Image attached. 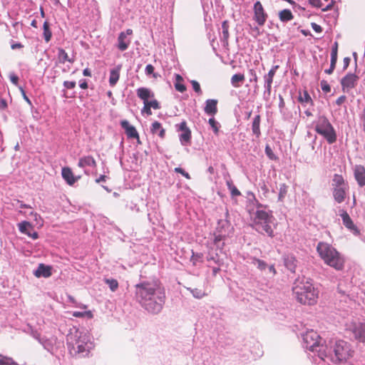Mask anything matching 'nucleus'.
Instances as JSON below:
<instances>
[{
    "label": "nucleus",
    "mask_w": 365,
    "mask_h": 365,
    "mask_svg": "<svg viewBox=\"0 0 365 365\" xmlns=\"http://www.w3.org/2000/svg\"><path fill=\"white\" fill-rule=\"evenodd\" d=\"M136 300L148 312H159L165 299V288L158 279L143 281L135 285Z\"/></svg>",
    "instance_id": "f257e3e1"
},
{
    "label": "nucleus",
    "mask_w": 365,
    "mask_h": 365,
    "mask_svg": "<svg viewBox=\"0 0 365 365\" xmlns=\"http://www.w3.org/2000/svg\"><path fill=\"white\" fill-rule=\"evenodd\" d=\"M293 295L296 300L304 305H313L317 303L318 291L309 281L296 280L292 287Z\"/></svg>",
    "instance_id": "f03ea898"
},
{
    "label": "nucleus",
    "mask_w": 365,
    "mask_h": 365,
    "mask_svg": "<svg viewBox=\"0 0 365 365\" xmlns=\"http://www.w3.org/2000/svg\"><path fill=\"white\" fill-rule=\"evenodd\" d=\"M68 344L76 354L87 356L94 347L91 335L87 332L76 331L74 334L68 337Z\"/></svg>",
    "instance_id": "7ed1b4c3"
},
{
    "label": "nucleus",
    "mask_w": 365,
    "mask_h": 365,
    "mask_svg": "<svg viewBox=\"0 0 365 365\" xmlns=\"http://www.w3.org/2000/svg\"><path fill=\"white\" fill-rule=\"evenodd\" d=\"M317 250L319 256L327 264L334 267L336 269H341L342 263L338 256V253L330 245L327 243L319 242Z\"/></svg>",
    "instance_id": "20e7f679"
},
{
    "label": "nucleus",
    "mask_w": 365,
    "mask_h": 365,
    "mask_svg": "<svg viewBox=\"0 0 365 365\" xmlns=\"http://www.w3.org/2000/svg\"><path fill=\"white\" fill-rule=\"evenodd\" d=\"M273 216L272 212H267L262 210H258L255 212L253 227L258 232H264L269 237H274V232L270 226Z\"/></svg>",
    "instance_id": "39448f33"
},
{
    "label": "nucleus",
    "mask_w": 365,
    "mask_h": 365,
    "mask_svg": "<svg viewBox=\"0 0 365 365\" xmlns=\"http://www.w3.org/2000/svg\"><path fill=\"white\" fill-rule=\"evenodd\" d=\"M317 133L322 135L329 143H333L336 141V133L327 118L320 116L317 119L315 125Z\"/></svg>",
    "instance_id": "423d86ee"
},
{
    "label": "nucleus",
    "mask_w": 365,
    "mask_h": 365,
    "mask_svg": "<svg viewBox=\"0 0 365 365\" xmlns=\"http://www.w3.org/2000/svg\"><path fill=\"white\" fill-rule=\"evenodd\" d=\"M303 341L306 348L312 351H318L317 348L322 345L321 336L313 329L309 330L303 334Z\"/></svg>",
    "instance_id": "0eeeda50"
},
{
    "label": "nucleus",
    "mask_w": 365,
    "mask_h": 365,
    "mask_svg": "<svg viewBox=\"0 0 365 365\" xmlns=\"http://www.w3.org/2000/svg\"><path fill=\"white\" fill-rule=\"evenodd\" d=\"M346 334H353V337L360 342L365 341V323L352 322L346 324Z\"/></svg>",
    "instance_id": "6e6552de"
},
{
    "label": "nucleus",
    "mask_w": 365,
    "mask_h": 365,
    "mask_svg": "<svg viewBox=\"0 0 365 365\" xmlns=\"http://www.w3.org/2000/svg\"><path fill=\"white\" fill-rule=\"evenodd\" d=\"M253 11L254 20L257 22V24L259 26H264L267 21L268 15L266 13L262 4L259 1H257V2L255 3L253 6Z\"/></svg>",
    "instance_id": "1a4fd4ad"
},
{
    "label": "nucleus",
    "mask_w": 365,
    "mask_h": 365,
    "mask_svg": "<svg viewBox=\"0 0 365 365\" xmlns=\"http://www.w3.org/2000/svg\"><path fill=\"white\" fill-rule=\"evenodd\" d=\"M132 34L133 30L130 29H128L125 31H122L119 34L117 47L120 51H123L128 48L131 41L128 38V36H131Z\"/></svg>",
    "instance_id": "9d476101"
},
{
    "label": "nucleus",
    "mask_w": 365,
    "mask_h": 365,
    "mask_svg": "<svg viewBox=\"0 0 365 365\" xmlns=\"http://www.w3.org/2000/svg\"><path fill=\"white\" fill-rule=\"evenodd\" d=\"M342 176L340 175H334L332 180L331 185L334 187L333 195L334 199L338 202H342Z\"/></svg>",
    "instance_id": "9b49d317"
},
{
    "label": "nucleus",
    "mask_w": 365,
    "mask_h": 365,
    "mask_svg": "<svg viewBox=\"0 0 365 365\" xmlns=\"http://www.w3.org/2000/svg\"><path fill=\"white\" fill-rule=\"evenodd\" d=\"M330 359L335 364H340L342 360V346L340 341H336L332 352L329 354Z\"/></svg>",
    "instance_id": "f8f14e48"
},
{
    "label": "nucleus",
    "mask_w": 365,
    "mask_h": 365,
    "mask_svg": "<svg viewBox=\"0 0 365 365\" xmlns=\"http://www.w3.org/2000/svg\"><path fill=\"white\" fill-rule=\"evenodd\" d=\"M121 127L125 130V133L128 138H133L139 140V135L135 128L130 125L129 122L126 120L120 121Z\"/></svg>",
    "instance_id": "ddd939ff"
},
{
    "label": "nucleus",
    "mask_w": 365,
    "mask_h": 365,
    "mask_svg": "<svg viewBox=\"0 0 365 365\" xmlns=\"http://www.w3.org/2000/svg\"><path fill=\"white\" fill-rule=\"evenodd\" d=\"M344 225L354 235H360V230L352 221L349 215L344 212Z\"/></svg>",
    "instance_id": "4468645a"
},
{
    "label": "nucleus",
    "mask_w": 365,
    "mask_h": 365,
    "mask_svg": "<svg viewBox=\"0 0 365 365\" xmlns=\"http://www.w3.org/2000/svg\"><path fill=\"white\" fill-rule=\"evenodd\" d=\"M178 130L182 131V133L180 135L181 143H189L191 139V131L187 126L186 121L183 120L180 123Z\"/></svg>",
    "instance_id": "2eb2a0df"
},
{
    "label": "nucleus",
    "mask_w": 365,
    "mask_h": 365,
    "mask_svg": "<svg viewBox=\"0 0 365 365\" xmlns=\"http://www.w3.org/2000/svg\"><path fill=\"white\" fill-rule=\"evenodd\" d=\"M354 178L360 187L365 186V168L362 165H356L354 168Z\"/></svg>",
    "instance_id": "dca6fc26"
},
{
    "label": "nucleus",
    "mask_w": 365,
    "mask_h": 365,
    "mask_svg": "<svg viewBox=\"0 0 365 365\" xmlns=\"http://www.w3.org/2000/svg\"><path fill=\"white\" fill-rule=\"evenodd\" d=\"M279 68V66H274L269 70L267 74L264 76V79L265 81V88L269 94L271 93L272 84L273 82L274 76L276 73L277 70Z\"/></svg>",
    "instance_id": "f3484780"
},
{
    "label": "nucleus",
    "mask_w": 365,
    "mask_h": 365,
    "mask_svg": "<svg viewBox=\"0 0 365 365\" xmlns=\"http://www.w3.org/2000/svg\"><path fill=\"white\" fill-rule=\"evenodd\" d=\"M51 267L48 265H45L44 264H39L38 268L34 272V275L36 277H49L51 276Z\"/></svg>",
    "instance_id": "a211bd4d"
},
{
    "label": "nucleus",
    "mask_w": 365,
    "mask_h": 365,
    "mask_svg": "<svg viewBox=\"0 0 365 365\" xmlns=\"http://www.w3.org/2000/svg\"><path fill=\"white\" fill-rule=\"evenodd\" d=\"M97 165L96 160L91 155L83 156L81 158L78 163L79 168H83L86 167L96 168Z\"/></svg>",
    "instance_id": "6ab92c4d"
},
{
    "label": "nucleus",
    "mask_w": 365,
    "mask_h": 365,
    "mask_svg": "<svg viewBox=\"0 0 365 365\" xmlns=\"http://www.w3.org/2000/svg\"><path fill=\"white\" fill-rule=\"evenodd\" d=\"M62 177L69 185H73L78 180L75 178L70 168L66 167L62 168Z\"/></svg>",
    "instance_id": "aec40b11"
},
{
    "label": "nucleus",
    "mask_w": 365,
    "mask_h": 365,
    "mask_svg": "<svg viewBox=\"0 0 365 365\" xmlns=\"http://www.w3.org/2000/svg\"><path fill=\"white\" fill-rule=\"evenodd\" d=\"M138 97L143 101V103L149 99L154 98V93L148 88H139L137 90Z\"/></svg>",
    "instance_id": "412c9836"
},
{
    "label": "nucleus",
    "mask_w": 365,
    "mask_h": 365,
    "mask_svg": "<svg viewBox=\"0 0 365 365\" xmlns=\"http://www.w3.org/2000/svg\"><path fill=\"white\" fill-rule=\"evenodd\" d=\"M217 101L215 99H209L206 101L205 112L208 115H214L217 112Z\"/></svg>",
    "instance_id": "4be33fe9"
},
{
    "label": "nucleus",
    "mask_w": 365,
    "mask_h": 365,
    "mask_svg": "<svg viewBox=\"0 0 365 365\" xmlns=\"http://www.w3.org/2000/svg\"><path fill=\"white\" fill-rule=\"evenodd\" d=\"M359 77L356 76L355 74L350 73L347 74L344 78V88H354L357 81H358Z\"/></svg>",
    "instance_id": "5701e85b"
},
{
    "label": "nucleus",
    "mask_w": 365,
    "mask_h": 365,
    "mask_svg": "<svg viewBox=\"0 0 365 365\" xmlns=\"http://www.w3.org/2000/svg\"><path fill=\"white\" fill-rule=\"evenodd\" d=\"M150 131L153 134H157L162 139L165 136V130L158 121H155L152 123Z\"/></svg>",
    "instance_id": "b1692460"
},
{
    "label": "nucleus",
    "mask_w": 365,
    "mask_h": 365,
    "mask_svg": "<svg viewBox=\"0 0 365 365\" xmlns=\"http://www.w3.org/2000/svg\"><path fill=\"white\" fill-rule=\"evenodd\" d=\"M120 69L121 66H118L115 68L110 70L109 78V84L110 86H115L118 81L119 80Z\"/></svg>",
    "instance_id": "393cba45"
},
{
    "label": "nucleus",
    "mask_w": 365,
    "mask_h": 365,
    "mask_svg": "<svg viewBox=\"0 0 365 365\" xmlns=\"http://www.w3.org/2000/svg\"><path fill=\"white\" fill-rule=\"evenodd\" d=\"M279 19L282 22H287L294 19V15L289 9H283L279 13Z\"/></svg>",
    "instance_id": "a878e982"
},
{
    "label": "nucleus",
    "mask_w": 365,
    "mask_h": 365,
    "mask_svg": "<svg viewBox=\"0 0 365 365\" xmlns=\"http://www.w3.org/2000/svg\"><path fill=\"white\" fill-rule=\"evenodd\" d=\"M260 121L261 117L259 115H257L255 117L252 125V132L257 137H259L261 134L259 128Z\"/></svg>",
    "instance_id": "bb28decb"
},
{
    "label": "nucleus",
    "mask_w": 365,
    "mask_h": 365,
    "mask_svg": "<svg viewBox=\"0 0 365 365\" xmlns=\"http://www.w3.org/2000/svg\"><path fill=\"white\" fill-rule=\"evenodd\" d=\"M245 81V75L242 73H236L231 78V83L235 88L240 86V83H242Z\"/></svg>",
    "instance_id": "cd10ccee"
},
{
    "label": "nucleus",
    "mask_w": 365,
    "mask_h": 365,
    "mask_svg": "<svg viewBox=\"0 0 365 365\" xmlns=\"http://www.w3.org/2000/svg\"><path fill=\"white\" fill-rule=\"evenodd\" d=\"M43 38L46 42H49L52 37V32L50 29L49 23L47 21H45L43 25Z\"/></svg>",
    "instance_id": "c85d7f7f"
},
{
    "label": "nucleus",
    "mask_w": 365,
    "mask_h": 365,
    "mask_svg": "<svg viewBox=\"0 0 365 365\" xmlns=\"http://www.w3.org/2000/svg\"><path fill=\"white\" fill-rule=\"evenodd\" d=\"M308 1H309V4L310 5H312V6L316 7V8H321L322 9V11L329 10L331 8L332 4H333V1H331V3L327 4L326 6V7L323 8V4L322 3L321 0H308Z\"/></svg>",
    "instance_id": "c756f323"
},
{
    "label": "nucleus",
    "mask_w": 365,
    "mask_h": 365,
    "mask_svg": "<svg viewBox=\"0 0 365 365\" xmlns=\"http://www.w3.org/2000/svg\"><path fill=\"white\" fill-rule=\"evenodd\" d=\"M176 82L175 83V88L178 91L183 93L186 91V86L182 83L183 81L182 77L180 74H175Z\"/></svg>",
    "instance_id": "7c9ffc66"
},
{
    "label": "nucleus",
    "mask_w": 365,
    "mask_h": 365,
    "mask_svg": "<svg viewBox=\"0 0 365 365\" xmlns=\"http://www.w3.org/2000/svg\"><path fill=\"white\" fill-rule=\"evenodd\" d=\"M193 297L197 299H201L207 295L204 287H200L190 289Z\"/></svg>",
    "instance_id": "2f4dec72"
},
{
    "label": "nucleus",
    "mask_w": 365,
    "mask_h": 365,
    "mask_svg": "<svg viewBox=\"0 0 365 365\" xmlns=\"http://www.w3.org/2000/svg\"><path fill=\"white\" fill-rule=\"evenodd\" d=\"M58 56L61 63H64L66 61H68L70 63L73 62V60L69 58L68 53L61 48L58 49Z\"/></svg>",
    "instance_id": "473e14b6"
},
{
    "label": "nucleus",
    "mask_w": 365,
    "mask_h": 365,
    "mask_svg": "<svg viewBox=\"0 0 365 365\" xmlns=\"http://www.w3.org/2000/svg\"><path fill=\"white\" fill-rule=\"evenodd\" d=\"M19 231L21 233L28 235L30 230H32V225L29 222L27 221H23L20 222L19 225Z\"/></svg>",
    "instance_id": "72a5a7b5"
},
{
    "label": "nucleus",
    "mask_w": 365,
    "mask_h": 365,
    "mask_svg": "<svg viewBox=\"0 0 365 365\" xmlns=\"http://www.w3.org/2000/svg\"><path fill=\"white\" fill-rule=\"evenodd\" d=\"M104 282L108 285L111 292H115L118 289V282L115 279H104Z\"/></svg>",
    "instance_id": "f704fd0d"
},
{
    "label": "nucleus",
    "mask_w": 365,
    "mask_h": 365,
    "mask_svg": "<svg viewBox=\"0 0 365 365\" xmlns=\"http://www.w3.org/2000/svg\"><path fill=\"white\" fill-rule=\"evenodd\" d=\"M227 185L232 197H236L241 195V192L239 191V190L236 187V186L233 184V182L231 180L227 181Z\"/></svg>",
    "instance_id": "c9c22d12"
},
{
    "label": "nucleus",
    "mask_w": 365,
    "mask_h": 365,
    "mask_svg": "<svg viewBox=\"0 0 365 365\" xmlns=\"http://www.w3.org/2000/svg\"><path fill=\"white\" fill-rule=\"evenodd\" d=\"M72 315L74 317H86L88 319H92L93 317V314L91 311L73 312Z\"/></svg>",
    "instance_id": "e433bc0d"
},
{
    "label": "nucleus",
    "mask_w": 365,
    "mask_h": 365,
    "mask_svg": "<svg viewBox=\"0 0 365 365\" xmlns=\"http://www.w3.org/2000/svg\"><path fill=\"white\" fill-rule=\"evenodd\" d=\"M203 255L202 253H195L192 252V255L190 258V262L194 266L197 265L198 262H202Z\"/></svg>",
    "instance_id": "4c0bfd02"
},
{
    "label": "nucleus",
    "mask_w": 365,
    "mask_h": 365,
    "mask_svg": "<svg viewBox=\"0 0 365 365\" xmlns=\"http://www.w3.org/2000/svg\"><path fill=\"white\" fill-rule=\"evenodd\" d=\"M222 35L225 41H227L229 38V25L227 21H224L222 24Z\"/></svg>",
    "instance_id": "58836bf2"
},
{
    "label": "nucleus",
    "mask_w": 365,
    "mask_h": 365,
    "mask_svg": "<svg viewBox=\"0 0 365 365\" xmlns=\"http://www.w3.org/2000/svg\"><path fill=\"white\" fill-rule=\"evenodd\" d=\"M252 263L256 264L257 266V268L260 270H264L267 267V264L264 261L257 259L256 257H254L252 259Z\"/></svg>",
    "instance_id": "ea45409f"
},
{
    "label": "nucleus",
    "mask_w": 365,
    "mask_h": 365,
    "mask_svg": "<svg viewBox=\"0 0 365 365\" xmlns=\"http://www.w3.org/2000/svg\"><path fill=\"white\" fill-rule=\"evenodd\" d=\"M150 101H148L145 102L143 104H147L148 106H149L150 108H153L155 110H158L160 108L159 102L155 99L154 98H150Z\"/></svg>",
    "instance_id": "a19ab883"
},
{
    "label": "nucleus",
    "mask_w": 365,
    "mask_h": 365,
    "mask_svg": "<svg viewBox=\"0 0 365 365\" xmlns=\"http://www.w3.org/2000/svg\"><path fill=\"white\" fill-rule=\"evenodd\" d=\"M0 365H18L11 358L0 355Z\"/></svg>",
    "instance_id": "79ce46f5"
},
{
    "label": "nucleus",
    "mask_w": 365,
    "mask_h": 365,
    "mask_svg": "<svg viewBox=\"0 0 365 365\" xmlns=\"http://www.w3.org/2000/svg\"><path fill=\"white\" fill-rule=\"evenodd\" d=\"M299 101L301 103H309L312 102V98L309 96L307 91H304V93L302 94H300V96L299 97Z\"/></svg>",
    "instance_id": "37998d69"
},
{
    "label": "nucleus",
    "mask_w": 365,
    "mask_h": 365,
    "mask_svg": "<svg viewBox=\"0 0 365 365\" xmlns=\"http://www.w3.org/2000/svg\"><path fill=\"white\" fill-rule=\"evenodd\" d=\"M208 122H209V124L210 125V126L212 127V128L213 129V131L215 132V133L216 135H217L219 133L218 123L215 120L214 118H210Z\"/></svg>",
    "instance_id": "c03bdc74"
},
{
    "label": "nucleus",
    "mask_w": 365,
    "mask_h": 365,
    "mask_svg": "<svg viewBox=\"0 0 365 365\" xmlns=\"http://www.w3.org/2000/svg\"><path fill=\"white\" fill-rule=\"evenodd\" d=\"M337 48H338V43L336 42L334 43V46L332 47L331 53V61H335L336 62L337 60Z\"/></svg>",
    "instance_id": "a18cd8bd"
},
{
    "label": "nucleus",
    "mask_w": 365,
    "mask_h": 365,
    "mask_svg": "<svg viewBox=\"0 0 365 365\" xmlns=\"http://www.w3.org/2000/svg\"><path fill=\"white\" fill-rule=\"evenodd\" d=\"M191 84L192 86L193 90L199 95H201L202 90L200 83L197 81L192 80L191 81Z\"/></svg>",
    "instance_id": "49530a36"
},
{
    "label": "nucleus",
    "mask_w": 365,
    "mask_h": 365,
    "mask_svg": "<svg viewBox=\"0 0 365 365\" xmlns=\"http://www.w3.org/2000/svg\"><path fill=\"white\" fill-rule=\"evenodd\" d=\"M249 73H250V75L252 77L250 78V82H254V83H257V81H258V76L257 75L256 71L254 69L252 68V69L249 70Z\"/></svg>",
    "instance_id": "de8ad7c7"
},
{
    "label": "nucleus",
    "mask_w": 365,
    "mask_h": 365,
    "mask_svg": "<svg viewBox=\"0 0 365 365\" xmlns=\"http://www.w3.org/2000/svg\"><path fill=\"white\" fill-rule=\"evenodd\" d=\"M31 215H32L34 217L36 225H43V220H42L41 217L38 213L31 212Z\"/></svg>",
    "instance_id": "09e8293b"
},
{
    "label": "nucleus",
    "mask_w": 365,
    "mask_h": 365,
    "mask_svg": "<svg viewBox=\"0 0 365 365\" xmlns=\"http://www.w3.org/2000/svg\"><path fill=\"white\" fill-rule=\"evenodd\" d=\"M265 153L269 159H271V160L276 159V157H275L274 154L273 153L272 150L271 149V148L269 145L266 146Z\"/></svg>",
    "instance_id": "8fccbe9b"
},
{
    "label": "nucleus",
    "mask_w": 365,
    "mask_h": 365,
    "mask_svg": "<svg viewBox=\"0 0 365 365\" xmlns=\"http://www.w3.org/2000/svg\"><path fill=\"white\" fill-rule=\"evenodd\" d=\"M76 82L75 81H66L63 82V86L67 89H72L76 87Z\"/></svg>",
    "instance_id": "3c124183"
},
{
    "label": "nucleus",
    "mask_w": 365,
    "mask_h": 365,
    "mask_svg": "<svg viewBox=\"0 0 365 365\" xmlns=\"http://www.w3.org/2000/svg\"><path fill=\"white\" fill-rule=\"evenodd\" d=\"M145 72L147 75L153 74V76L156 77L155 74L154 73V67L151 64H148L146 66Z\"/></svg>",
    "instance_id": "603ef678"
},
{
    "label": "nucleus",
    "mask_w": 365,
    "mask_h": 365,
    "mask_svg": "<svg viewBox=\"0 0 365 365\" xmlns=\"http://www.w3.org/2000/svg\"><path fill=\"white\" fill-rule=\"evenodd\" d=\"M321 85H322V89L324 92L328 93L331 91V88L327 82L322 81L321 83Z\"/></svg>",
    "instance_id": "864d4df0"
},
{
    "label": "nucleus",
    "mask_w": 365,
    "mask_h": 365,
    "mask_svg": "<svg viewBox=\"0 0 365 365\" xmlns=\"http://www.w3.org/2000/svg\"><path fill=\"white\" fill-rule=\"evenodd\" d=\"M142 113H146L148 115H152L151 108L147 106V104H144L143 108L142 109Z\"/></svg>",
    "instance_id": "5fc2aeb1"
},
{
    "label": "nucleus",
    "mask_w": 365,
    "mask_h": 365,
    "mask_svg": "<svg viewBox=\"0 0 365 365\" xmlns=\"http://www.w3.org/2000/svg\"><path fill=\"white\" fill-rule=\"evenodd\" d=\"M312 28L317 33H321L322 31V27L316 23H312Z\"/></svg>",
    "instance_id": "6e6d98bb"
},
{
    "label": "nucleus",
    "mask_w": 365,
    "mask_h": 365,
    "mask_svg": "<svg viewBox=\"0 0 365 365\" xmlns=\"http://www.w3.org/2000/svg\"><path fill=\"white\" fill-rule=\"evenodd\" d=\"M10 80L12 83L17 86L19 83V77L16 76L15 74L12 73L10 75Z\"/></svg>",
    "instance_id": "4d7b16f0"
},
{
    "label": "nucleus",
    "mask_w": 365,
    "mask_h": 365,
    "mask_svg": "<svg viewBox=\"0 0 365 365\" xmlns=\"http://www.w3.org/2000/svg\"><path fill=\"white\" fill-rule=\"evenodd\" d=\"M107 177L105 175H101L96 180V183H100L101 182H105L106 180Z\"/></svg>",
    "instance_id": "13d9d810"
},
{
    "label": "nucleus",
    "mask_w": 365,
    "mask_h": 365,
    "mask_svg": "<svg viewBox=\"0 0 365 365\" xmlns=\"http://www.w3.org/2000/svg\"><path fill=\"white\" fill-rule=\"evenodd\" d=\"M23 47H24V46L21 43H15L11 44V48L13 50L16 49V48H21Z\"/></svg>",
    "instance_id": "bf43d9fd"
},
{
    "label": "nucleus",
    "mask_w": 365,
    "mask_h": 365,
    "mask_svg": "<svg viewBox=\"0 0 365 365\" xmlns=\"http://www.w3.org/2000/svg\"><path fill=\"white\" fill-rule=\"evenodd\" d=\"M29 237H31L34 240H36L38 237V235L36 232H33L32 233L29 231L27 235Z\"/></svg>",
    "instance_id": "052dcab7"
},
{
    "label": "nucleus",
    "mask_w": 365,
    "mask_h": 365,
    "mask_svg": "<svg viewBox=\"0 0 365 365\" xmlns=\"http://www.w3.org/2000/svg\"><path fill=\"white\" fill-rule=\"evenodd\" d=\"M224 238V236L222 235H217L215 236L214 242L215 243H217L221 241Z\"/></svg>",
    "instance_id": "680f3d73"
},
{
    "label": "nucleus",
    "mask_w": 365,
    "mask_h": 365,
    "mask_svg": "<svg viewBox=\"0 0 365 365\" xmlns=\"http://www.w3.org/2000/svg\"><path fill=\"white\" fill-rule=\"evenodd\" d=\"M0 107L3 109H5L7 108V103H6V101L5 99H1V101H0Z\"/></svg>",
    "instance_id": "e2e57ef3"
},
{
    "label": "nucleus",
    "mask_w": 365,
    "mask_h": 365,
    "mask_svg": "<svg viewBox=\"0 0 365 365\" xmlns=\"http://www.w3.org/2000/svg\"><path fill=\"white\" fill-rule=\"evenodd\" d=\"M83 74L85 76H91V72L88 68H85L83 70Z\"/></svg>",
    "instance_id": "0e129e2a"
},
{
    "label": "nucleus",
    "mask_w": 365,
    "mask_h": 365,
    "mask_svg": "<svg viewBox=\"0 0 365 365\" xmlns=\"http://www.w3.org/2000/svg\"><path fill=\"white\" fill-rule=\"evenodd\" d=\"M17 202L19 203H20V207L21 208H31L30 205H26V204H24L23 202L20 201V200H17Z\"/></svg>",
    "instance_id": "69168bd1"
},
{
    "label": "nucleus",
    "mask_w": 365,
    "mask_h": 365,
    "mask_svg": "<svg viewBox=\"0 0 365 365\" xmlns=\"http://www.w3.org/2000/svg\"><path fill=\"white\" fill-rule=\"evenodd\" d=\"M80 87L82 88V89H86L88 88V83L86 81V80H84L83 82H81L80 83Z\"/></svg>",
    "instance_id": "338daca9"
},
{
    "label": "nucleus",
    "mask_w": 365,
    "mask_h": 365,
    "mask_svg": "<svg viewBox=\"0 0 365 365\" xmlns=\"http://www.w3.org/2000/svg\"><path fill=\"white\" fill-rule=\"evenodd\" d=\"M175 172L178 173H180L181 175H182L183 173L185 172V170L182 168H175Z\"/></svg>",
    "instance_id": "774afa93"
}]
</instances>
